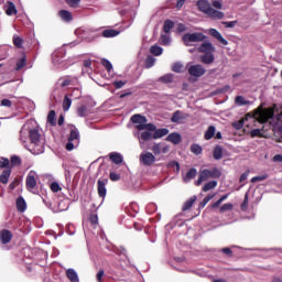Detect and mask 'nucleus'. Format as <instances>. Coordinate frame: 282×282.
<instances>
[{"mask_svg": "<svg viewBox=\"0 0 282 282\" xmlns=\"http://www.w3.org/2000/svg\"><path fill=\"white\" fill-rule=\"evenodd\" d=\"M250 119L251 122H259L260 124H265L270 120V127L275 135L282 138V108L278 116H274V110L272 108L259 107L252 115L247 116V120Z\"/></svg>", "mask_w": 282, "mask_h": 282, "instance_id": "f257e3e1", "label": "nucleus"}, {"mask_svg": "<svg viewBox=\"0 0 282 282\" xmlns=\"http://www.w3.org/2000/svg\"><path fill=\"white\" fill-rule=\"evenodd\" d=\"M32 124H34V121H26L22 129L20 130V142L22 144H28V138L31 140V144H34V147H39L37 151L40 153H43V147H45V140L43 139V135H41V132H39V128H32Z\"/></svg>", "mask_w": 282, "mask_h": 282, "instance_id": "f03ea898", "label": "nucleus"}, {"mask_svg": "<svg viewBox=\"0 0 282 282\" xmlns=\"http://www.w3.org/2000/svg\"><path fill=\"white\" fill-rule=\"evenodd\" d=\"M196 6L199 12H203V14H206L209 19H213L214 21H219L225 17L224 12L214 9L213 4L208 0H198Z\"/></svg>", "mask_w": 282, "mask_h": 282, "instance_id": "7ed1b4c3", "label": "nucleus"}, {"mask_svg": "<svg viewBox=\"0 0 282 282\" xmlns=\"http://www.w3.org/2000/svg\"><path fill=\"white\" fill-rule=\"evenodd\" d=\"M218 177H221V171L217 167L200 170L198 180L195 181V186H202L204 182H208V180H218Z\"/></svg>", "mask_w": 282, "mask_h": 282, "instance_id": "20e7f679", "label": "nucleus"}, {"mask_svg": "<svg viewBox=\"0 0 282 282\" xmlns=\"http://www.w3.org/2000/svg\"><path fill=\"white\" fill-rule=\"evenodd\" d=\"M131 122L135 126L137 131H153L155 132V130L158 129V127L154 123H148L149 120L147 119V117L142 116V115H133L131 117Z\"/></svg>", "mask_w": 282, "mask_h": 282, "instance_id": "39448f33", "label": "nucleus"}, {"mask_svg": "<svg viewBox=\"0 0 282 282\" xmlns=\"http://www.w3.org/2000/svg\"><path fill=\"white\" fill-rule=\"evenodd\" d=\"M78 144H80V132L77 128L73 127L70 129L68 142L66 144V151H74Z\"/></svg>", "mask_w": 282, "mask_h": 282, "instance_id": "423d86ee", "label": "nucleus"}, {"mask_svg": "<svg viewBox=\"0 0 282 282\" xmlns=\"http://www.w3.org/2000/svg\"><path fill=\"white\" fill-rule=\"evenodd\" d=\"M206 40V35L204 33H186L183 36V43L188 47L193 45L192 43H202V41Z\"/></svg>", "mask_w": 282, "mask_h": 282, "instance_id": "0eeeda50", "label": "nucleus"}, {"mask_svg": "<svg viewBox=\"0 0 282 282\" xmlns=\"http://www.w3.org/2000/svg\"><path fill=\"white\" fill-rule=\"evenodd\" d=\"M133 135L134 138H138L141 149H144V142L153 140V133L149 132L148 130L142 132L140 130H137L135 132H133Z\"/></svg>", "mask_w": 282, "mask_h": 282, "instance_id": "6e6552de", "label": "nucleus"}, {"mask_svg": "<svg viewBox=\"0 0 282 282\" xmlns=\"http://www.w3.org/2000/svg\"><path fill=\"white\" fill-rule=\"evenodd\" d=\"M139 160L143 166H152V164H155V155L151 152H142Z\"/></svg>", "mask_w": 282, "mask_h": 282, "instance_id": "1a4fd4ad", "label": "nucleus"}, {"mask_svg": "<svg viewBox=\"0 0 282 282\" xmlns=\"http://www.w3.org/2000/svg\"><path fill=\"white\" fill-rule=\"evenodd\" d=\"M107 184H109V178L107 177H100L97 181V191H98V195L99 197H107Z\"/></svg>", "mask_w": 282, "mask_h": 282, "instance_id": "9d476101", "label": "nucleus"}, {"mask_svg": "<svg viewBox=\"0 0 282 282\" xmlns=\"http://www.w3.org/2000/svg\"><path fill=\"white\" fill-rule=\"evenodd\" d=\"M187 70L189 76H193L194 78H200V76L206 74V68L199 64L189 66Z\"/></svg>", "mask_w": 282, "mask_h": 282, "instance_id": "9b49d317", "label": "nucleus"}, {"mask_svg": "<svg viewBox=\"0 0 282 282\" xmlns=\"http://www.w3.org/2000/svg\"><path fill=\"white\" fill-rule=\"evenodd\" d=\"M26 188L32 192L36 188V172L30 171L26 176Z\"/></svg>", "mask_w": 282, "mask_h": 282, "instance_id": "f8f14e48", "label": "nucleus"}, {"mask_svg": "<svg viewBox=\"0 0 282 282\" xmlns=\"http://www.w3.org/2000/svg\"><path fill=\"white\" fill-rule=\"evenodd\" d=\"M12 231H10V229H1L0 230V243H2V246H8V243H10L12 241Z\"/></svg>", "mask_w": 282, "mask_h": 282, "instance_id": "ddd939ff", "label": "nucleus"}, {"mask_svg": "<svg viewBox=\"0 0 282 282\" xmlns=\"http://www.w3.org/2000/svg\"><path fill=\"white\" fill-rule=\"evenodd\" d=\"M151 151L154 153V155H160V153H167L170 148L166 144L153 143Z\"/></svg>", "mask_w": 282, "mask_h": 282, "instance_id": "4468645a", "label": "nucleus"}, {"mask_svg": "<svg viewBox=\"0 0 282 282\" xmlns=\"http://www.w3.org/2000/svg\"><path fill=\"white\" fill-rule=\"evenodd\" d=\"M198 52L200 54H215V46L210 42H205L198 47Z\"/></svg>", "mask_w": 282, "mask_h": 282, "instance_id": "2eb2a0df", "label": "nucleus"}, {"mask_svg": "<svg viewBox=\"0 0 282 282\" xmlns=\"http://www.w3.org/2000/svg\"><path fill=\"white\" fill-rule=\"evenodd\" d=\"M209 34L210 36H214V39L219 41V43H221L223 45H228V41L224 39L221 33H219V31H217L216 29H209Z\"/></svg>", "mask_w": 282, "mask_h": 282, "instance_id": "dca6fc26", "label": "nucleus"}, {"mask_svg": "<svg viewBox=\"0 0 282 282\" xmlns=\"http://www.w3.org/2000/svg\"><path fill=\"white\" fill-rule=\"evenodd\" d=\"M186 118H188V115H184L182 111L176 110L171 118V122L180 124V122H182V120H186Z\"/></svg>", "mask_w": 282, "mask_h": 282, "instance_id": "f3484780", "label": "nucleus"}, {"mask_svg": "<svg viewBox=\"0 0 282 282\" xmlns=\"http://www.w3.org/2000/svg\"><path fill=\"white\" fill-rule=\"evenodd\" d=\"M3 8L8 17H12V14H17V6H14L12 1H7Z\"/></svg>", "mask_w": 282, "mask_h": 282, "instance_id": "a211bd4d", "label": "nucleus"}, {"mask_svg": "<svg viewBox=\"0 0 282 282\" xmlns=\"http://www.w3.org/2000/svg\"><path fill=\"white\" fill-rule=\"evenodd\" d=\"M195 177H197V169L192 167L188 170L186 175L183 176V182L185 184H188V182H191L192 180H195Z\"/></svg>", "mask_w": 282, "mask_h": 282, "instance_id": "6ab92c4d", "label": "nucleus"}, {"mask_svg": "<svg viewBox=\"0 0 282 282\" xmlns=\"http://www.w3.org/2000/svg\"><path fill=\"white\" fill-rule=\"evenodd\" d=\"M167 142H172V144H180L182 142V135L177 132H172L166 137Z\"/></svg>", "mask_w": 282, "mask_h": 282, "instance_id": "aec40b11", "label": "nucleus"}, {"mask_svg": "<svg viewBox=\"0 0 282 282\" xmlns=\"http://www.w3.org/2000/svg\"><path fill=\"white\" fill-rule=\"evenodd\" d=\"M250 135L252 138H268V135L265 134V126H263L261 129L251 130Z\"/></svg>", "mask_w": 282, "mask_h": 282, "instance_id": "412c9836", "label": "nucleus"}, {"mask_svg": "<svg viewBox=\"0 0 282 282\" xmlns=\"http://www.w3.org/2000/svg\"><path fill=\"white\" fill-rule=\"evenodd\" d=\"M164 135H169V129L166 128L156 129L152 134V139L160 140V138H164Z\"/></svg>", "mask_w": 282, "mask_h": 282, "instance_id": "4be33fe9", "label": "nucleus"}, {"mask_svg": "<svg viewBox=\"0 0 282 282\" xmlns=\"http://www.w3.org/2000/svg\"><path fill=\"white\" fill-rule=\"evenodd\" d=\"M200 62L205 65H210L215 63V55L213 53H205L200 56Z\"/></svg>", "mask_w": 282, "mask_h": 282, "instance_id": "5701e85b", "label": "nucleus"}, {"mask_svg": "<svg viewBox=\"0 0 282 282\" xmlns=\"http://www.w3.org/2000/svg\"><path fill=\"white\" fill-rule=\"evenodd\" d=\"M10 175H12V170L11 169H6L0 175V183L1 184H8L10 181Z\"/></svg>", "mask_w": 282, "mask_h": 282, "instance_id": "b1692460", "label": "nucleus"}, {"mask_svg": "<svg viewBox=\"0 0 282 282\" xmlns=\"http://www.w3.org/2000/svg\"><path fill=\"white\" fill-rule=\"evenodd\" d=\"M195 202H197V196H192L189 199H187L182 207L183 213H186V210H191Z\"/></svg>", "mask_w": 282, "mask_h": 282, "instance_id": "393cba45", "label": "nucleus"}, {"mask_svg": "<svg viewBox=\"0 0 282 282\" xmlns=\"http://www.w3.org/2000/svg\"><path fill=\"white\" fill-rule=\"evenodd\" d=\"M66 276H67L68 281H70V282H78L79 281L78 273L74 269H68L66 271Z\"/></svg>", "mask_w": 282, "mask_h": 282, "instance_id": "a878e982", "label": "nucleus"}, {"mask_svg": "<svg viewBox=\"0 0 282 282\" xmlns=\"http://www.w3.org/2000/svg\"><path fill=\"white\" fill-rule=\"evenodd\" d=\"M58 15L61 17L62 21H66V23H69V21H72V19H74V17L72 15V12H69L67 10H61L58 12Z\"/></svg>", "mask_w": 282, "mask_h": 282, "instance_id": "bb28decb", "label": "nucleus"}, {"mask_svg": "<svg viewBox=\"0 0 282 282\" xmlns=\"http://www.w3.org/2000/svg\"><path fill=\"white\" fill-rule=\"evenodd\" d=\"M118 34H120L119 31H116L113 29H107L102 31L101 36H104L105 39H113V36H118Z\"/></svg>", "mask_w": 282, "mask_h": 282, "instance_id": "cd10ccee", "label": "nucleus"}, {"mask_svg": "<svg viewBox=\"0 0 282 282\" xmlns=\"http://www.w3.org/2000/svg\"><path fill=\"white\" fill-rule=\"evenodd\" d=\"M235 104L238 106V107H243L246 105H251L250 100H247L246 97L243 96H237L235 98Z\"/></svg>", "mask_w": 282, "mask_h": 282, "instance_id": "c85d7f7f", "label": "nucleus"}, {"mask_svg": "<svg viewBox=\"0 0 282 282\" xmlns=\"http://www.w3.org/2000/svg\"><path fill=\"white\" fill-rule=\"evenodd\" d=\"M215 131H217L215 126H209L204 135L205 140H213L215 138Z\"/></svg>", "mask_w": 282, "mask_h": 282, "instance_id": "c756f323", "label": "nucleus"}, {"mask_svg": "<svg viewBox=\"0 0 282 282\" xmlns=\"http://www.w3.org/2000/svg\"><path fill=\"white\" fill-rule=\"evenodd\" d=\"M109 158L115 164H122V154L112 152L109 154Z\"/></svg>", "mask_w": 282, "mask_h": 282, "instance_id": "7c9ffc66", "label": "nucleus"}, {"mask_svg": "<svg viewBox=\"0 0 282 282\" xmlns=\"http://www.w3.org/2000/svg\"><path fill=\"white\" fill-rule=\"evenodd\" d=\"M214 188H217V181H209L203 186L202 191L208 193V191H213Z\"/></svg>", "mask_w": 282, "mask_h": 282, "instance_id": "2f4dec72", "label": "nucleus"}, {"mask_svg": "<svg viewBox=\"0 0 282 282\" xmlns=\"http://www.w3.org/2000/svg\"><path fill=\"white\" fill-rule=\"evenodd\" d=\"M70 100H78L80 98V89L75 88L70 93L66 94Z\"/></svg>", "mask_w": 282, "mask_h": 282, "instance_id": "473e14b6", "label": "nucleus"}, {"mask_svg": "<svg viewBox=\"0 0 282 282\" xmlns=\"http://www.w3.org/2000/svg\"><path fill=\"white\" fill-rule=\"evenodd\" d=\"M47 122L52 127H56V111L51 110L47 115Z\"/></svg>", "mask_w": 282, "mask_h": 282, "instance_id": "72a5a7b5", "label": "nucleus"}, {"mask_svg": "<svg viewBox=\"0 0 282 282\" xmlns=\"http://www.w3.org/2000/svg\"><path fill=\"white\" fill-rule=\"evenodd\" d=\"M224 155V149L221 148V145H217L214 149V160H221Z\"/></svg>", "mask_w": 282, "mask_h": 282, "instance_id": "f704fd0d", "label": "nucleus"}, {"mask_svg": "<svg viewBox=\"0 0 282 282\" xmlns=\"http://www.w3.org/2000/svg\"><path fill=\"white\" fill-rule=\"evenodd\" d=\"M17 208L20 210V213H24L26 205H25V199L23 197H19L17 199Z\"/></svg>", "mask_w": 282, "mask_h": 282, "instance_id": "c9c22d12", "label": "nucleus"}, {"mask_svg": "<svg viewBox=\"0 0 282 282\" xmlns=\"http://www.w3.org/2000/svg\"><path fill=\"white\" fill-rule=\"evenodd\" d=\"M150 52L154 56H162V52H164V48H162L159 45H153V46H151Z\"/></svg>", "mask_w": 282, "mask_h": 282, "instance_id": "e433bc0d", "label": "nucleus"}, {"mask_svg": "<svg viewBox=\"0 0 282 282\" xmlns=\"http://www.w3.org/2000/svg\"><path fill=\"white\" fill-rule=\"evenodd\" d=\"M160 83H164L165 85H169L170 83H173V74H166L159 78Z\"/></svg>", "mask_w": 282, "mask_h": 282, "instance_id": "4c0bfd02", "label": "nucleus"}, {"mask_svg": "<svg viewBox=\"0 0 282 282\" xmlns=\"http://www.w3.org/2000/svg\"><path fill=\"white\" fill-rule=\"evenodd\" d=\"M173 28H175V23H173L171 20H166L163 24V30L166 34H169Z\"/></svg>", "mask_w": 282, "mask_h": 282, "instance_id": "58836bf2", "label": "nucleus"}, {"mask_svg": "<svg viewBox=\"0 0 282 282\" xmlns=\"http://www.w3.org/2000/svg\"><path fill=\"white\" fill-rule=\"evenodd\" d=\"M69 107H72V99L65 95L63 99V111H69Z\"/></svg>", "mask_w": 282, "mask_h": 282, "instance_id": "ea45409f", "label": "nucleus"}, {"mask_svg": "<svg viewBox=\"0 0 282 282\" xmlns=\"http://www.w3.org/2000/svg\"><path fill=\"white\" fill-rule=\"evenodd\" d=\"M202 145L199 144H192L191 145V152L194 153V155H202Z\"/></svg>", "mask_w": 282, "mask_h": 282, "instance_id": "a19ab883", "label": "nucleus"}, {"mask_svg": "<svg viewBox=\"0 0 282 282\" xmlns=\"http://www.w3.org/2000/svg\"><path fill=\"white\" fill-rule=\"evenodd\" d=\"M153 65H155V57L148 56L145 59V68L151 69V67H153Z\"/></svg>", "mask_w": 282, "mask_h": 282, "instance_id": "79ce46f5", "label": "nucleus"}, {"mask_svg": "<svg viewBox=\"0 0 282 282\" xmlns=\"http://www.w3.org/2000/svg\"><path fill=\"white\" fill-rule=\"evenodd\" d=\"M232 208H235L232 203H226L219 208V213H228V210H232Z\"/></svg>", "mask_w": 282, "mask_h": 282, "instance_id": "37998d69", "label": "nucleus"}, {"mask_svg": "<svg viewBox=\"0 0 282 282\" xmlns=\"http://www.w3.org/2000/svg\"><path fill=\"white\" fill-rule=\"evenodd\" d=\"M25 65H28V59L25 57H22L18 63H17V72H19L20 69H23V67H25Z\"/></svg>", "mask_w": 282, "mask_h": 282, "instance_id": "c03bdc74", "label": "nucleus"}, {"mask_svg": "<svg viewBox=\"0 0 282 282\" xmlns=\"http://www.w3.org/2000/svg\"><path fill=\"white\" fill-rule=\"evenodd\" d=\"M265 180H268V174H262V175L252 177L251 183L256 184V182H265Z\"/></svg>", "mask_w": 282, "mask_h": 282, "instance_id": "a18cd8bd", "label": "nucleus"}, {"mask_svg": "<svg viewBox=\"0 0 282 282\" xmlns=\"http://www.w3.org/2000/svg\"><path fill=\"white\" fill-rule=\"evenodd\" d=\"M184 69V65L180 62L175 63L172 66V72H175L176 74H181V72Z\"/></svg>", "mask_w": 282, "mask_h": 282, "instance_id": "49530a36", "label": "nucleus"}, {"mask_svg": "<svg viewBox=\"0 0 282 282\" xmlns=\"http://www.w3.org/2000/svg\"><path fill=\"white\" fill-rule=\"evenodd\" d=\"M77 116H79V118H85V116H87V106H80L77 109Z\"/></svg>", "mask_w": 282, "mask_h": 282, "instance_id": "de8ad7c7", "label": "nucleus"}, {"mask_svg": "<svg viewBox=\"0 0 282 282\" xmlns=\"http://www.w3.org/2000/svg\"><path fill=\"white\" fill-rule=\"evenodd\" d=\"M0 169H10V160L6 158L0 159Z\"/></svg>", "mask_w": 282, "mask_h": 282, "instance_id": "09e8293b", "label": "nucleus"}, {"mask_svg": "<svg viewBox=\"0 0 282 282\" xmlns=\"http://www.w3.org/2000/svg\"><path fill=\"white\" fill-rule=\"evenodd\" d=\"M101 65H104V67H106L107 72H111V69H113V65H111V62H109L106 58H104L101 61Z\"/></svg>", "mask_w": 282, "mask_h": 282, "instance_id": "8fccbe9b", "label": "nucleus"}, {"mask_svg": "<svg viewBox=\"0 0 282 282\" xmlns=\"http://www.w3.org/2000/svg\"><path fill=\"white\" fill-rule=\"evenodd\" d=\"M13 44L15 47H23V39L20 36H13Z\"/></svg>", "mask_w": 282, "mask_h": 282, "instance_id": "3c124183", "label": "nucleus"}, {"mask_svg": "<svg viewBox=\"0 0 282 282\" xmlns=\"http://www.w3.org/2000/svg\"><path fill=\"white\" fill-rule=\"evenodd\" d=\"M69 8H78L80 0H65Z\"/></svg>", "mask_w": 282, "mask_h": 282, "instance_id": "603ef678", "label": "nucleus"}, {"mask_svg": "<svg viewBox=\"0 0 282 282\" xmlns=\"http://www.w3.org/2000/svg\"><path fill=\"white\" fill-rule=\"evenodd\" d=\"M161 44L171 45V36L170 35H161Z\"/></svg>", "mask_w": 282, "mask_h": 282, "instance_id": "864d4df0", "label": "nucleus"}, {"mask_svg": "<svg viewBox=\"0 0 282 282\" xmlns=\"http://www.w3.org/2000/svg\"><path fill=\"white\" fill-rule=\"evenodd\" d=\"M210 3L216 10H221L223 8L221 0H212Z\"/></svg>", "mask_w": 282, "mask_h": 282, "instance_id": "5fc2aeb1", "label": "nucleus"}, {"mask_svg": "<svg viewBox=\"0 0 282 282\" xmlns=\"http://www.w3.org/2000/svg\"><path fill=\"white\" fill-rule=\"evenodd\" d=\"M11 164H12V166H20L21 158L17 156V155L12 156L11 158Z\"/></svg>", "mask_w": 282, "mask_h": 282, "instance_id": "6e6d98bb", "label": "nucleus"}, {"mask_svg": "<svg viewBox=\"0 0 282 282\" xmlns=\"http://www.w3.org/2000/svg\"><path fill=\"white\" fill-rule=\"evenodd\" d=\"M126 85H127V82H122V80L113 82V87L116 89H122V87H124Z\"/></svg>", "mask_w": 282, "mask_h": 282, "instance_id": "4d7b16f0", "label": "nucleus"}, {"mask_svg": "<svg viewBox=\"0 0 282 282\" xmlns=\"http://www.w3.org/2000/svg\"><path fill=\"white\" fill-rule=\"evenodd\" d=\"M51 191L53 193H58V191H61V185L56 182L51 183Z\"/></svg>", "mask_w": 282, "mask_h": 282, "instance_id": "13d9d810", "label": "nucleus"}, {"mask_svg": "<svg viewBox=\"0 0 282 282\" xmlns=\"http://www.w3.org/2000/svg\"><path fill=\"white\" fill-rule=\"evenodd\" d=\"M110 180L111 182H118L120 180V174L116 172H110Z\"/></svg>", "mask_w": 282, "mask_h": 282, "instance_id": "bf43d9fd", "label": "nucleus"}, {"mask_svg": "<svg viewBox=\"0 0 282 282\" xmlns=\"http://www.w3.org/2000/svg\"><path fill=\"white\" fill-rule=\"evenodd\" d=\"M105 276V270H99L98 272H97V274H96V280L98 281V282H102V278Z\"/></svg>", "mask_w": 282, "mask_h": 282, "instance_id": "052dcab7", "label": "nucleus"}, {"mask_svg": "<svg viewBox=\"0 0 282 282\" xmlns=\"http://www.w3.org/2000/svg\"><path fill=\"white\" fill-rule=\"evenodd\" d=\"M17 186H19V178H14L10 185H9V188L10 191H14L17 188Z\"/></svg>", "mask_w": 282, "mask_h": 282, "instance_id": "680f3d73", "label": "nucleus"}, {"mask_svg": "<svg viewBox=\"0 0 282 282\" xmlns=\"http://www.w3.org/2000/svg\"><path fill=\"white\" fill-rule=\"evenodd\" d=\"M58 56H61V51H56L53 53L52 58L54 63H59Z\"/></svg>", "mask_w": 282, "mask_h": 282, "instance_id": "e2e57ef3", "label": "nucleus"}, {"mask_svg": "<svg viewBox=\"0 0 282 282\" xmlns=\"http://www.w3.org/2000/svg\"><path fill=\"white\" fill-rule=\"evenodd\" d=\"M1 105L2 107H12V101L10 99H2Z\"/></svg>", "mask_w": 282, "mask_h": 282, "instance_id": "0e129e2a", "label": "nucleus"}, {"mask_svg": "<svg viewBox=\"0 0 282 282\" xmlns=\"http://www.w3.org/2000/svg\"><path fill=\"white\" fill-rule=\"evenodd\" d=\"M225 28H235L237 25V21H230V22H223Z\"/></svg>", "mask_w": 282, "mask_h": 282, "instance_id": "69168bd1", "label": "nucleus"}, {"mask_svg": "<svg viewBox=\"0 0 282 282\" xmlns=\"http://www.w3.org/2000/svg\"><path fill=\"white\" fill-rule=\"evenodd\" d=\"M90 223L91 224H98V215L91 214L90 215Z\"/></svg>", "mask_w": 282, "mask_h": 282, "instance_id": "338daca9", "label": "nucleus"}, {"mask_svg": "<svg viewBox=\"0 0 282 282\" xmlns=\"http://www.w3.org/2000/svg\"><path fill=\"white\" fill-rule=\"evenodd\" d=\"M273 162H282V154H275L273 156Z\"/></svg>", "mask_w": 282, "mask_h": 282, "instance_id": "774afa93", "label": "nucleus"}]
</instances>
